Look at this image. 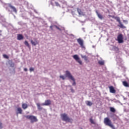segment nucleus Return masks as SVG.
<instances>
[{"label":"nucleus","mask_w":129,"mask_h":129,"mask_svg":"<svg viewBox=\"0 0 129 129\" xmlns=\"http://www.w3.org/2000/svg\"><path fill=\"white\" fill-rule=\"evenodd\" d=\"M66 75L67 77H68L69 79H71L73 81H74L73 83V86H75L76 85V82H75V79L71 75V73H70V72L67 71H66Z\"/></svg>","instance_id":"20e7f679"},{"label":"nucleus","mask_w":129,"mask_h":129,"mask_svg":"<svg viewBox=\"0 0 129 129\" xmlns=\"http://www.w3.org/2000/svg\"><path fill=\"white\" fill-rule=\"evenodd\" d=\"M86 104H87V105H88V106H91V105H92V102H91L90 101H86Z\"/></svg>","instance_id":"6ab92c4d"},{"label":"nucleus","mask_w":129,"mask_h":129,"mask_svg":"<svg viewBox=\"0 0 129 129\" xmlns=\"http://www.w3.org/2000/svg\"><path fill=\"white\" fill-rule=\"evenodd\" d=\"M3 57L4 58H6V59H8L9 58V56H8V55H7L6 54H4L3 55Z\"/></svg>","instance_id":"c85d7f7f"},{"label":"nucleus","mask_w":129,"mask_h":129,"mask_svg":"<svg viewBox=\"0 0 129 129\" xmlns=\"http://www.w3.org/2000/svg\"><path fill=\"white\" fill-rule=\"evenodd\" d=\"M3 128V123L0 122V129Z\"/></svg>","instance_id":"7c9ffc66"},{"label":"nucleus","mask_w":129,"mask_h":129,"mask_svg":"<svg viewBox=\"0 0 129 129\" xmlns=\"http://www.w3.org/2000/svg\"><path fill=\"white\" fill-rule=\"evenodd\" d=\"M55 6H56V7H59L60 6V5L59 4V3L58 2H55Z\"/></svg>","instance_id":"c756f323"},{"label":"nucleus","mask_w":129,"mask_h":129,"mask_svg":"<svg viewBox=\"0 0 129 129\" xmlns=\"http://www.w3.org/2000/svg\"><path fill=\"white\" fill-rule=\"evenodd\" d=\"M117 39L119 44L123 43V36H122V34H119L117 37Z\"/></svg>","instance_id":"6e6552de"},{"label":"nucleus","mask_w":129,"mask_h":129,"mask_svg":"<svg viewBox=\"0 0 129 129\" xmlns=\"http://www.w3.org/2000/svg\"><path fill=\"white\" fill-rule=\"evenodd\" d=\"M73 58L76 60L78 63H79L80 65H82V61L81 59H80V58H79V56H78V55L77 54H75L73 55Z\"/></svg>","instance_id":"423d86ee"},{"label":"nucleus","mask_w":129,"mask_h":129,"mask_svg":"<svg viewBox=\"0 0 129 129\" xmlns=\"http://www.w3.org/2000/svg\"><path fill=\"white\" fill-rule=\"evenodd\" d=\"M22 108H23V109H27V108H28V104L26 103L22 104Z\"/></svg>","instance_id":"a211bd4d"},{"label":"nucleus","mask_w":129,"mask_h":129,"mask_svg":"<svg viewBox=\"0 0 129 129\" xmlns=\"http://www.w3.org/2000/svg\"><path fill=\"white\" fill-rule=\"evenodd\" d=\"M115 20H116L117 22H118L119 25L118 26L119 27V28H121V29H125L126 28L121 24V22H120V18H119V17H115Z\"/></svg>","instance_id":"39448f33"},{"label":"nucleus","mask_w":129,"mask_h":129,"mask_svg":"<svg viewBox=\"0 0 129 129\" xmlns=\"http://www.w3.org/2000/svg\"><path fill=\"white\" fill-rule=\"evenodd\" d=\"M32 46H36V45L39 44V41H37V40H35V41H33V40H31L30 41Z\"/></svg>","instance_id":"f8f14e48"},{"label":"nucleus","mask_w":129,"mask_h":129,"mask_svg":"<svg viewBox=\"0 0 129 129\" xmlns=\"http://www.w3.org/2000/svg\"><path fill=\"white\" fill-rule=\"evenodd\" d=\"M9 7L13 10V12H14V13H17V9H16L15 7L12 6V5L11 4H9Z\"/></svg>","instance_id":"4468645a"},{"label":"nucleus","mask_w":129,"mask_h":129,"mask_svg":"<svg viewBox=\"0 0 129 129\" xmlns=\"http://www.w3.org/2000/svg\"><path fill=\"white\" fill-rule=\"evenodd\" d=\"M51 100H46L45 101V102L44 103L41 104V105H45L48 106L50 105L51 104Z\"/></svg>","instance_id":"9d476101"},{"label":"nucleus","mask_w":129,"mask_h":129,"mask_svg":"<svg viewBox=\"0 0 129 129\" xmlns=\"http://www.w3.org/2000/svg\"><path fill=\"white\" fill-rule=\"evenodd\" d=\"M1 81H2V80L0 79V82H1Z\"/></svg>","instance_id":"f704fd0d"},{"label":"nucleus","mask_w":129,"mask_h":129,"mask_svg":"<svg viewBox=\"0 0 129 129\" xmlns=\"http://www.w3.org/2000/svg\"><path fill=\"white\" fill-rule=\"evenodd\" d=\"M60 117L63 121H66V122H72V120H73L68 116V114L65 113L60 114Z\"/></svg>","instance_id":"f03ea898"},{"label":"nucleus","mask_w":129,"mask_h":129,"mask_svg":"<svg viewBox=\"0 0 129 129\" xmlns=\"http://www.w3.org/2000/svg\"><path fill=\"white\" fill-rule=\"evenodd\" d=\"M24 44L26 46H27L29 49H31V46H30V44H29V42H28L27 41H25L24 42Z\"/></svg>","instance_id":"aec40b11"},{"label":"nucleus","mask_w":129,"mask_h":129,"mask_svg":"<svg viewBox=\"0 0 129 129\" xmlns=\"http://www.w3.org/2000/svg\"><path fill=\"white\" fill-rule=\"evenodd\" d=\"M24 71H25L26 72H27V71H28V69H27V68H24Z\"/></svg>","instance_id":"473e14b6"},{"label":"nucleus","mask_w":129,"mask_h":129,"mask_svg":"<svg viewBox=\"0 0 129 129\" xmlns=\"http://www.w3.org/2000/svg\"><path fill=\"white\" fill-rule=\"evenodd\" d=\"M90 121L91 123H92L93 124H94V121H93V119L92 118L90 119Z\"/></svg>","instance_id":"a878e982"},{"label":"nucleus","mask_w":129,"mask_h":129,"mask_svg":"<svg viewBox=\"0 0 129 129\" xmlns=\"http://www.w3.org/2000/svg\"><path fill=\"white\" fill-rule=\"evenodd\" d=\"M109 88L110 92L111 93H115L116 91H115V89H114V87H113V86H111L109 87Z\"/></svg>","instance_id":"9b49d317"},{"label":"nucleus","mask_w":129,"mask_h":129,"mask_svg":"<svg viewBox=\"0 0 129 129\" xmlns=\"http://www.w3.org/2000/svg\"><path fill=\"white\" fill-rule=\"evenodd\" d=\"M109 17H111L113 19H115V17H114V16H111L109 15Z\"/></svg>","instance_id":"72a5a7b5"},{"label":"nucleus","mask_w":129,"mask_h":129,"mask_svg":"<svg viewBox=\"0 0 129 129\" xmlns=\"http://www.w3.org/2000/svg\"><path fill=\"white\" fill-rule=\"evenodd\" d=\"M59 78H61V79H62V80H65V77L64 76H60Z\"/></svg>","instance_id":"393cba45"},{"label":"nucleus","mask_w":129,"mask_h":129,"mask_svg":"<svg viewBox=\"0 0 129 129\" xmlns=\"http://www.w3.org/2000/svg\"><path fill=\"white\" fill-rule=\"evenodd\" d=\"M98 63L100 65H104V61L100 60V61H98Z\"/></svg>","instance_id":"b1692460"},{"label":"nucleus","mask_w":129,"mask_h":129,"mask_svg":"<svg viewBox=\"0 0 129 129\" xmlns=\"http://www.w3.org/2000/svg\"><path fill=\"white\" fill-rule=\"evenodd\" d=\"M81 56L83 59H84L85 61H88V57H87V56L82 55H81Z\"/></svg>","instance_id":"412c9836"},{"label":"nucleus","mask_w":129,"mask_h":129,"mask_svg":"<svg viewBox=\"0 0 129 129\" xmlns=\"http://www.w3.org/2000/svg\"><path fill=\"white\" fill-rule=\"evenodd\" d=\"M36 105L38 107V109H39V110H42V109H43V108L41 107V105L40 104V103H37Z\"/></svg>","instance_id":"4be33fe9"},{"label":"nucleus","mask_w":129,"mask_h":129,"mask_svg":"<svg viewBox=\"0 0 129 129\" xmlns=\"http://www.w3.org/2000/svg\"><path fill=\"white\" fill-rule=\"evenodd\" d=\"M25 117L27 119H30V122L31 123H34V122H37L38 121V119H37V117L34 115H26Z\"/></svg>","instance_id":"7ed1b4c3"},{"label":"nucleus","mask_w":129,"mask_h":129,"mask_svg":"<svg viewBox=\"0 0 129 129\" xmlns=\"http://www.w3.org/2000/svg\"><path fill=\"white\" fill-rule=\"evenodd\" d=\"M78 11V13H79V15H81V10L79 9H78L77 10Z\"/></svg>","instance_id":"cd10ccee"},{"label":"nucleus","mask_w":129,"mask_h":129,"mask_svg":"<svg viewBox=\"0 0 129 129\" xmlns=\"http://www.w3.org/2000/svg\"><path fill=\"white\" fill-rule=\"evenodd\" d=\"M77 42L78 44L80 45V47L82 48V49L85 48V46H84V41L81 38H79L77 39Z\"/></svg>","instance_id":"0eeeda50"},{"label":"nucleus","mask_w":129,"mask_h":129,"mask_svg":"<svg viewBox=\"0 0 129 129\" xmlns=\"http://www.w3.org/2000/svg\"><path fill=\"white\" fill-rule=\"evenodd\" d=\"M17 111H18V112L17 113V115L18 114H19V113H20V114H22V112H23V110H22V108L19 107L17 108Z\"/></svg>","instance_id":"f3484780"},{"label":"nucleus","mask_w":129,"mask_h":129,"mask_svg":"<svg viewBox=\"0 0 129 129\" xmlns=\"http://www.w3.org/2000/svg\"><path fill=\"white\" fill-rule=\"evenodd\" d=\"M34 70H35V69H34L33 68H30L29 69V71H30V72H32V71H34Z\"/></svg>","instance_id":"bb28decb"},{"label":"nucleus","mask_w":129,"mask_h":129,"mask_svg":"<svg viewBox=\"0 0 129 129\" xmlns=\"http://www.w3.org/2000/svg\"><path fill=\"white\" fill-rule=\"evenodd\" d=\"M71 91L72 92H73V93H74V92H75L74 89H73V88H72L71 89Z\"/></svg>","instance_id":"2f4dec72"},{"label":"nucleus","mask_w":129,"mask_h":129,"mask_svg":"<svg viewBox=\"0 0 129 129\" xmlns=\"http://www.w3.org/2000/svg\"><path fill=\"white\" fill-rule=\"evenodd\" d=\"M122 84L125 87H129V84L126 81H123Z\"/></svg>","instance_id":"dca6fc26"},{"label":"nucleus","mask_w":129,"mask_h":129,"mask_svg":"<svg viewBox=\"0 0 129 129\" xmlns=\"http://www.w3.org/2000/svg\"><path fill=\"white\" fill-rule=\"evenodd\" d=\"M96 13L98 18H99L100 20H103V19H104V17H103V15L98 13V11L97 10L96 11Z\"/></svg>","instance_id":"1a4fd4ad"},{"label":"nucleus","mask_w":129,"mask_h":129,"mask_svg":"<svg viewBox=\"0 0 129 129\" xmlns=\"http://www.w3.org/2000/svg\"><path fill=\"white\" fill-rule=\"evenodd\" d=\"M17 40L21 41V40H24V36L22 34L17 35Z\"/></svg>","instance_id":"ddd939ff"},{"label":"nucleus","mask_w":129,"mask_h":129,"mask_svg":"<svg viewBox=\"0 0 129 129\" xmlns=\"http://www.w3.org/2000/svg\"><path fill=\"white\" fill-rule=\"evenodd\" d=\"M110 111L111 112H115V109L113 107H110Z\"/></svg>","instance_id":"5701e85b"},{"label":"nucleus","mask_w":129,"mask_h":129,"mask_svg":"<svg viewBox=\"0 0 129 129\" xmlns=\"http://www.w3.org/2000/svg\"><path fill=\"white\" fill-rule=\"evenodd\" d=\"M104 123L105 125H107V126H109L112 129H115V127L113 125L112 122H111V120L109 119L108 117H105L104 119Z\"/></svg>","instance_id":"f257e3e1"},{"label":"nucleus","mask_w":129,"mask_h":129,"mask_svg":"<svg viewBox=\"0 0 129 129\" xmlns=\"http://www.w3.org/2000/svg\"><path fill=\"white\" fill-rule=\"evenodd\" d=\"M53 27H55L56 29H57V30H59V31H61V29L60 28H59L58 26H57V25H51L50 26V28L51 29V30L52 31H53Z\"/></svg>","instance_id":"2eb2a0df"}]
</instances>
